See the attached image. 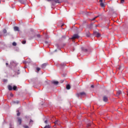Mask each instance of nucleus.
<instances>
[{
  "instance_id": "bb28decb",
  "label": "nucleus",
  "mask_w": 128,
  "mask_h": 128,
  "mask_svg": "<svg viewBox=\"0 0 128 128\" xmlns=\"http://www.w3.org/2000/svg\"><path fill=\"white\" fill-rule=\"evenodd\" d=\"M36 36H37V38H40V34H37Z\"/></svg>"
},
{
  "instance_id": "79ce46f5",
  "label": "nucleus",
  "mask_w": 128,
  "mask_h": 128,
  "mask_svg": "<svg viewBox=\"0 0 128 128\" xmlns=\"http://www.w3.org/2000/svg\"><path fill=\"white\" fill-rule=\"evenodd\" d=\"M82 30V28L81 29H80V30Z\"/></svg>"
},
{
  "instance_id": "cd10ccee",
  "label": "nucleus",
  "mask_w": 128,
  "mask_h": 128,
  "mask_svg": "<svg viewBox=\"0 0 128 128\" xmlns=\"http://www.w3.org/2000/svg\"><path fill=\"white\" fill-rule=\"evenodd\" d=\"M118 70H122V66H120L118 68Z\"/></svg>"
},
{
  "instance_id": "72a5a7b5",
  "label": "nucleus",
  "mask_w": 128,
  "mask_h": 128,
  "mask_svg": "<svg viewBox=\"0 0 128 128\" xmlns=\"http://www.w3.org/2000/svg\"><path fill=\"white\" fill-rule=\"evenodd\" d=\"M10 96H13L14 94H10Z\"/></svg>"
},
{
  "instance_id": "f3484780",
  "label": "nucleus",
  "mask_w": 128,
  "mask_h": 128,
  "mask_svg": "<svg viewBox=\"0 0 128 128\" xmlns=\"http://www.w3.org/2000/svg\"><path fill=\"white\" fill-rule=\"evenodd\" d=\"M122 94V91L118 90V91L117 92L118 96H120V94Z\"/></svg>"
},
{
  "instance_id": "a19ab883",
  "label": "nucleus",
  "mask_w": 128,
  "mask_h": 128,
  "mask_svg": "<svg viewBox=\"0 0 128 128\" xmlns=\"http://www.w3.org/2000/svg\"><path fill=\"white\" fill-rule=\"evenodd\" d=\"M61 26H64V25H62Z\"/></svg>"
},
{
  "instance_id": "6e6552de",
  "label": "nucleus",
  "mask_w": 128,
  "mask_h": 128,
  "mask_svg": "<svg viewBox=\"0 0 128 128\" xmlns=\"http://www.w3.org/2000/svg\"><path fill=\"white\" fill-rule=\"evenodd\" d=\"M54 124H58V126H60V120H57L54 122Z\"/></svg>"
},
{
  "instance_id": "4be33fe9",
  "label": "nucleus",
  "mask_w": 128,
  "mask_h": 128,
  "mask_svg": "<svg viewBox=\"0 0 128 128\" xmlns=\"http://www.w3.org/2000/svg\"><path fill=\"white\" fill-rule=\"evenodd\" d=\"M26 40L22 41V44H26Z\"/></svg>"
},
{
  "instance_id": "7c9ffc66",
  "label": "nucleus",
  "mask_w": 128,
  "mask_h": 128,
  "mask_svg": "<svg viewBox=\"0 0 128 128\" xmlns=\"http://www.w3.org/2000/svg\"><path fill=\"white\" fill-rule=\"evenodd\" d=\"M91 88H94V85L91 86Z\"/></svg>"
},
{
  "instance_id": "37998d69",
  "label": "nucleus",
  "mask_w": 128,
  "mask_h": 128,
  "mask_svg": "<svg viewBox=\"0 0 128 128\" xmlns=\"http://www.w3.org/2000/svg\"><path fill=\"white\" fill-rule=\"evenodd\" d=\"M96 26H97V25H96Z\"/></svg>"
},
{
  "instance_id": "412c9836",
  "label": "nucleus",
  "mask_w": 128,
  "mask_h": 128,
  "mask_svg": "<svg viewBox=\"0 0 128 128\" xmlns=\"http://www.w3.org/2000/svg\"><path fill=\"white\" fill-rule=\"evenodd\" d=\"M12 88H13L14 90H16V88H17V87H16V86H14L13 88H12Z\"/></svg>"
},
{
  "instance_id": "6ab92c4d",
  "label": "nucleus",
  "mask_w": 128,
  "mask_h": 128,
  "mask_svg": "<svg viewBox=\"0 0 128 128\" xmlns=\"http://www.w3.org/2000/svg\"><path fill=\"white\" fill-rule=\"evenodd\" d=\"M12 44V46H16V42H13Z\"/></svg>"
},
{
  "instance_id": "f704fd0d",
  "label": "nucleus",
  "mask_w": 128,
  "mask_h": 128,
  "mask_svg": "<svg viewBox=\"0 0 128 128\" xmlns=\"http://www.w3.org/2000/svg\"><path fill=\"white\" fill-rule=\"evenodd\" d=\"M47 2H52V0H46Z\"/></svg>"
},
{
  "instance_id": "9b49d317",
  "label": "nucleus",
  "mask_w": 128,
  "mask_h": 128,
  "mask_svg": "<svg viewBox=\"0 0 128 128\" xmlns=\"http://www.w3.org/2000/svg\"><path fill=\"white\" fill-rule=\"evenodd\" d=\"M19 2L20 4H26V0H19Z\"/></svg>"
},
{
  "instance_id": "e433bc0d",
  "label": "nucleus",
  "mask_w": 128,
  "mask_h": 128,
  "mask_svg": "<svg viewBox=\"0 0 128 128\" xmlns=\"http://www.w3.org/2000/svg\"><path fill=\"white\" fill-rule=\"evenodd\" d=\"M30 122H32V120H30Z\"/></svg>"
},
{
  "instance_id": "dca6fc26",
  "label": "nucleus",
  "mask_w": 128,
  "mask_h": 128,
  "mask_svg": "<svg viewBox=\"0 0 128 128\" xmlns=\"http://www.w3.org/2000/svg\"><path fill=\"white\" fill-rule=\"evenodd\" d=\"M88 30H92V24H90L88 26Z\"/></svg>"
},
{
  "instance_id": "a878e982",
  "label": "nucleus",
  "mask_w": 128,
  "mask_h": 128,
  "mask_svg": "<svg viewBox=\"0 0 128 128\" xmlns=\"http://www.w3.org/2000/svg\"><path fill=\"white\" fill-rule=\"evenodd\" d=\"M24 128H28V126H24Z\"/></svg>"
},
{
  "instance_id": "1a4fd4ad",
  "label": "nucleus",
  "mask_w": 128,
  "mask_h": 128,
  "mask_svg": "<svg viewBox=\"0 0 128 128\" xmlns=\"http://www.w3.org/2000/svg\"><path fill=\"white\" fill-rule=\"evenodd\" d=\"M52 83L53 84H55V86H57V84H58V81H52Z\"/></svg>"
},
{
  "instance_id": "20e7f679",
  "label": "nucleus",
  "mask_w": 128,
  "mask_h": 128,
  "mask_svg": "<svg viewBox=\"0 0 128 128\" xmlns=\"http://www.w3.org/2000/svg\"><path fill=\"white\" fill-rule=\"evenodd\" d=\"M103 100H104V102H108V96H103Z\"/></svg>"
},
{
  "instance_id": "c9c22d12",
  "label": "nucleus",
  "mask_w": 128,
  "mask_h": 128,
  "mask_svg": "<svg viewBox=\"0 0 128 128\" xmlns=\"http://www.w3.org/2000/svg\"><path fill=\"white\" fill-rule=\"evenodd\" d=\"M88 126H90V124H88Z\"/></svg>"
},
{
  "instance_id": "f8f14e48",
  "label": "nucleus",
  "mask_w": 128,
  "mask_h": 128,
  "mask_svg": "<svg viewBox=\"0 0 128 128\" xmlns=\"http://www.w3.org/2000/svg\"><path fill=\"white\" fill-rule=\"evenodd\" d=\"M86 36L88 38L90 36V31L86 32Z\"/></svg>"
},
{
  "instance_id": "393cba45",
  "label": "nucleus",
  "mask_w": 128,
  "mask_h": 128,
  "mask_svg": "<svg viewBox=\"0 0 128 128\" xmlns=\"http://www.w3.org/2000/svg\"><path fill=\"white\" fill-rule=\"evenodd\" d=\"M120 2L121 4H124V0H121Z\"/></svg>"
},
{
  "instance_id": "39448f33",
  "label": "nucleus",
  "mask_w": 128,
  "mask_h": 128,
  "mask_svg": "<svg viewBox=\"0 0 128 128\" xmlns=\"http://www.w3.org/2000/svg\"><path fill=\"white\" fill-rule=\"evenodd\" d=\"M100 6H102V8H104V6H106V5H104V4L102 2V0H100Z\"/></svg>"
},
{
  "instance_id": "423d86ee",
  "label": "nucleus",
  "mask_w": 128,
  "mask_h": 128,
  "mask_svg": "<svg viewBox=\"0 0 128 128\" xmlns=\"http://www.w3.org/2000/svg\"><path fill=\"white\" fill-rule=\"evenodd\" d=\"M18 122L19 123V124H22V118H17Z\"/></svg>"
},
{
  "instance_id": "a211bd4d",
  "label": "nucleus",
  "mask_w": 128,
  "mask_h": 128,
  "mask_svg": "<svg viewBox=\"0 0 128 128\" xmlns=\"http://www.w3.org/2000/svg\"><path fill=\"white\" fill-rule=\"evenodd\" d=\"M14 104H20V101L17 100V101H14Z\"/></svg>"
},
{
  "instance_id": "0eeeda50",
  "label": "nucleus",
  "mask_w": 128,
  "mask_h": 128,
  "mask_svg": "<svg viewBox=\"0 0 128 128\" xmlns=\"http://www.w3.org/2000/svg\"><path fill=\"white\" fill-rule=\"evenodd\" d=\"M48 66V64L46 63H44L42 65V68H46V67Z\"/></svg>"
},
{
  "instance_id": "473e14b6",
  "label": "nucleus",
  "mask_w": 128,
  "mask_h": 128,
  "mask_svg": "<svg viewBox=\"0 0 128 128\" xmlns=\"http://www.w3.org/2000/svg\"><path fill=\"white\" fill-rule=\"evenodd\" d=\"M84 50V52H88V50H86V49H85Z\"/></svg>"
},
{
  "instance_id": "4468645a",
  "label": "nucleus",
  "mask_w": 128,
  "mask_h": 128,
  "mask_svg": "<svg viewBox=\"0 0 128 128\" xmlns=\"http://www.w3.org/2000/svg\"><path fill=\"white\" fill-rule=\"evenodd\" d=\"M8 89L9 90H12V86L10 85L8 86Z\"/></svg>"
},
{
  "instance_id": "7ed1b4c3",
  "label": "nucleus",
  "mask_w": 128,
  "mask_h": 128,
  "mask_svg": "<svg viewBox=\"0 0 128 128\" xmlns=\"http://www.w3.org/2000/svg\"><path fill=\"white\" fill-rule=\"evenodd\" d=\"M80 38V36H78V34H75L72 37V40H76V38Z\"/></svg>"
},
{
  "instance_id": "f03ea898",
  "label": "nucleus",
  "mask_w": 128,
  "mask_h": 128,
  "mask_svg": "<svg viewBox=\"0 0 128 128\" xmlns=\"http://www.w3.org/2000/svg\"><path fill=\"white\" fill-rule=\"evenodd\" d=\"M94 35L95 36H96V38H100V32H96V31H94Z\"/></svg>"
},
{
  "instance_id": "f257e3e1",
  "label": "nucleus",
  "mask_w": 128,
  "mask_h": 128,
  "mask_svg": "<svg viewBox=\"0 0 128 128\" xmlns=\"http://www.w3.org/2000/svg\"><path fill=\"white\" fill-rule=\"evenodd\" d=\"M76 96L78 98H84V96H86V93L84 92H81L77 94Z\"/></svg>"
},
{
  "instance_id": "4c0bfd02",
  "label": "nucleus",
  "mask_w": 128,
  "mask_h": 128,
  "mask_svg": "<svg viewBox=\"0 0 128 128\" xmlns=\"http://www.w3.org/2000/svg\"><path fill=\"white\" fill-rule=\"evenodd\" d=\"M6 66L8 65V64L6 63Z\"/></svg>"
},
{
  "instance_id": "5701e85b",
  "label": "nucleus",
  "mask_w": 128,
  "mask_h": 128,
  "mask_svg": "<svg viewBox=\"0 0 128 128\" xmlns=\"http://www.w3.org/2000/svg\"><path fill=\"white\" fill-rule=\"evenodd\" d=\"M3 32H4V34H6V32H7L6 30L4 29L3 30Z\"/></svg>"
},
{
  "instance_id": "ddd939ff",
  "label": "nucleus",
  "mask_w": 128,
  "mask_h": 128,
  "mask_svg": "<svg viewBox=\"0 0 128 128\" xmlns=\"http://www.w3.org/2000/svg\"><path fill=\"white\" fill-rule=\"evenodd\" d=\"M54 2L56 4H60V2H62V0H54Z\"/></svg>"
},
{
  "instance_id": "ea45409f",
  "label": "nucleus",
  "mask_w": 128,
  "mask_h": 128,
  "mask_svg": "<svg viewBox=\"0 0 128 128\" xmlns=\"http://www.w3.org/2000/svg\"><path fill=\"white\" fill-rule=\"evenodd\" d=\"M100 16H96V18H98Z\"/></svg>"
},
{
  "instance_id": "c85d7f7f",
  "label": "nucleus",
  "mask_w": 128,
  "mask_h": 128,
  "mask_svg": "<svg viewBox=\"0 0 128 128\" xmlns=\"http://www.w3.org/2000/svg\"><path fill=\"white\" fill-rule=\"evenodd\" d=\"M17 74H20V70H18V72H17Z\"/></svg>"
},
{
  "instance_id": "58836bf2",
  "label": "nucleus",
  "mask_w": 128,
  "mask_h": 128,
  "mask_svg": "<svg viewBox=\"0 0 128 128\" xmlns=\"http://www.w3.org/2000/svg\"><path fill=\"white\" fill-rule=\"evenodd\" d=\"M95 18V20H96V18H98L96 16V17H95V18Z\"/></svg>"
},
{
  "instance_id": "c03bdc74",
  "label": "nucleus",
  "mask_w": 128,
  "mask_h": 128,
  "mask_svg": "<svg viewBox=\"0 0 128 128\" xmlns=\"http://www.w3.org/2000/svg\"><path fill=\"white\" fill-rule=\"evenodd\" d=\"M127 95L128 96V93H127Z\"/></svg>"
},
{
  "instance_id": "2eb2a0df",
  "label": "nucleus",
  "mask_w": 128,
  "mask_h": 128,
  "mask_svg": "<svg viewBox=\"0 0 128 128\" xmlns=\"http://www.w3.org/2000/svg\"><path fill=\"white\" fill-rule=\"evenodd\" d=\"M66 90H70V85L68 84L66 86Z\"/></svg>"
},
{
  "instance_id": "aec40b11",
  "label": "nucleus",
  "mask_w": 128,
  "mask_h": 128,
  "mask_svg": "<svg viewBox=\"0 0 128 128\" xmlns=\"http://www.w3.org/2000/svg\"><path fill=\"white\" fill-rule=\"evenodd\" d=\"M20 116V112L19 110H18L17 116Z\"/></svg>"
},
{
  "instance_id": "2f4dec72",
  "label": "nucleus",
  "mask_w": 128,
  "mask_h": 128,
  "mask_svg": "<svg viewBox=\"0 0 128 128\" xmlns=\"http://www.w3.org/2000/svg\"><path fill=\"white\" fill-rule=\"evenodd\" d=\"M96 20V18H93L91 20Z\"/></svg>"
},
{
  "instance_id": "9d476101",
  "label": "nucleus",
  "mask_w": 128,
  "mask_h": 128,
  "mask_svg": "<svg viewBox=\"0 0 128 128\" xmlns=\"http://www.w3.org/2000/svg\"><path fill=\"white\" fill-rule=\"evenodd\" d=\"M14 30H16V32H20V29H19L18 27L14 26Z\"/></svg>"
},
{
  "instance_id": "a18cd8bd",
  "label": "nucleus",
  "mask_w": 128,
  "mask_h": 128,
  "mask_svg": "<svg viewBox=\"0 0 128 128\" xmlns=\"http://www.w3.org/2000/svg\"><path fill=\"white\" fill-rule=\"evenodd\" d=\"M55 52H56V50H55Z\"/></svg>"
},
{
  "instance_id": "b1692460",
  "label": "nucleus",
  "mask_w": 128,
  "mask_h": 128,
  "mask_svg": "<svg viewBox=\"0 0 128 128\" xmlns=\"http://www.w3.org/2000/svg\"><path fill=\"white\" fill-rule=\"evenodd\" d=\"M36 70H37L38 72H40V68H36Z\"/></svg>"
},
{
  "instance_id": "c756f323",
  "label": "nucleus",
  "mask_w": 128,
  "mask_h": 128,
  "mask_svg": "<svg viewBox=\"0 0 128 128\" xmlns=\"http://www.w3.org/2000/svg\"><path fill=\"white\" fill-rule=\"evenodd\" d=\"M44 123H45V124H48V120H45V121H44Z\"/></svg>"
}]
</instances>
